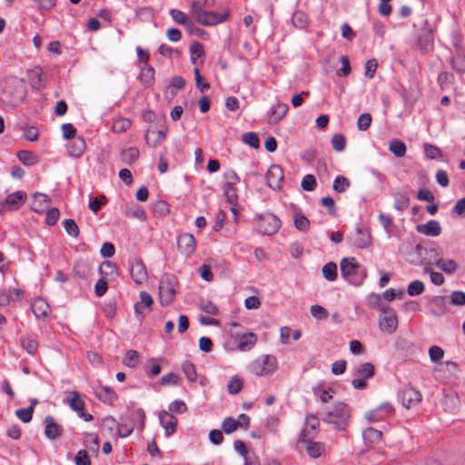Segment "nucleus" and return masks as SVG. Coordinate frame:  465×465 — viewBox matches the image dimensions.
<instances>
[{
    "label": "nucleus",
    "instance_id": "51",
    "mask_svg": "<svg viewBox=\"0 0 465 465\" xmlns=\"http://www.w3.org/2000/svg\"><path fill=\"white\" fill-rule=\"evenodd\" d=\"M223 193L226 201L231 204H236L238 200L237 190L235 185H224Z\"/></svg>",
    "mask_w": 465,
    "mask_h": 465
},
{
    "label": "nucleus",
    "instance_id": "18",
    "mask_svg": "<svg viewBox=\"0 0 465 465\" xmlns=\"http://www.w3.org/2000/svg\"><path fill=\"white\" fill-rule=\"evenodd\" d=\"M66 148L70 156L78 158L85 151V140L82 136H76L74 139L70 140V142L66 145Z\"/></svg>",
    "mask_w": 465,
    "mask_h": 465
},
{
    "label": "nucleus",
    "instance_id": "53",
    "mask_svg": "<svg viewBox=\"0 0 465 465\" xmlns=\"http://www.w3.org/2000/svg\"><path fill=\"white\" fill-rule=\"evenodd\" d=\"M153 213L165 216L170 213L168 203L163 200H158L153 204Z\"/></svg>",
    "mask_w": 465,
    "mask_h": 465
},
{
    "label": "nucleus",
    "instance_id": "30",
    "mask_svg": "<svg viewBox=\"0 0 465 465\" xmlns=\"http://www.w3.org/2000/svg\"><path fill=\"white\" fill-rule=\"evenodd\" d=\"M170 15L175 23L184 25L187 29L193 26V23L188 19L187 15L178 9H171Z\"/></svg>",
    "mask_w": 465,
    "mask_h": 465
},
{
    "label": "nucleus",
    "instance_id": "57",
    "mask_svg": "<svg viewBox=\"0 0 465 465\" xmlns=\"http://www.w3.org/2000/svg\"><path fill=\"white\" fill-rule=\"evenodd\" d=\"M242 141L254 149H257L260 146V139L258 135L253 132L244 134L242 136Z\"/></svg>",
    "mask_w": 465,
    "mask_h": 465
},
{
    "label": "nucleus",
    "instance_id": "25",
    "mask_svg": "<svg viewBox=\"0 0 465 465\" xmlns=\"http://www.w3.org/2000/svg\"><path fill=\"white\" fill-rule=\"evenodd\" d=\"M50 202L51 201L46 194L35 193L33 194L31 208L35 213H41L49 205Z\"/></svg>",
    "mask_w": 465,
    "mask_h": 465
},
{
    "label": "nucleus",
    "instance_id": "46",
    "mask_svg": "<svg viewBox=\"0 0 465 465\" xmlns=\"http://www.w3.org/2000/svg\"><path fill=\"white\" fill-rule=\"evenodd\" d=\"M350 181L345 176H337L334 179L332 189L336 193H344L350 187Z\"/></svg>",
    "mask_w": 465,
    "mask_h": 465
},
{
    "label": "nucleus",
    "instance_id": "55",
    "mask_svg": "<svg viewBox=\"0 0 465 465\" xmlns=\"http://www.w3.org/2000/svg\"><path fill=\"white\" fill-rule=\"evenodd\" d=\"M317 185L316 179L312 174H306L302 181L301 186L306 192H312Z\"/></svg>",
    "mask_w": 465,
    "mask_h": 465
},
{
    "label": "nucleus",
    "instance_id": "8",
    "mask_svg": "<svg viewBox=\"0 0 465 465\" xmlns=\"http://www.w3.org/2000/svg\"><path fill=\"white\" fill-rule=\"evenodd\" d=\"M25 199L26 193L23 191H16L7 195L5 200L0 203V213L18 210L25 203Z\"/></svg>",
    "mask_w": 465,
    "mask_h": 465
},
{
    "label": "nucleus",
    "instance_id": "34",
    "mask_svg": "<svg viewBox=\"0 0 465 465\" xmlns=\"http://www.w3.org/2000/svg\"><path fill=\"white\" fill-rule=\"evenodd\" d=\"M380 411H384L386 414H391L393 412V407L390 403H382L377 410L367 413L366 418L370 421H374L382 419L379 416Z\"/></svg>",
    "mask_w": 465,
    "mask_h": 465
},
{
    "label": "nucleus",
    "instance_id": "15",
    "mask_svg": "<svg viewBox=\"0 0 465 465\" xmlns=\"http://www.w3.org/2000/svg\"><path fill=\"white\" fill-rule=\"evenodd\" d=\"M379 326L381 331L391 333L398 326V318L396 312H388L379 317Z\"/></svg>",
    "mask_w": 465,
    "mask_h": 465
},
{
    "label": "nucleus",
    "instance_id": "29",
    "mask_svg": "<svg viewBox=\"0 0 465 465\" xmlns=\"http://www.w3.org/2000/svg\"><path fill=\"white\" fill-rule=\"evenodd\" d=\"M435 265L447 274H452L457 271L458 265L452 259L438 258L435 261Z\"/></svg>",
    "mask_w": 465,
    "mask_h": 465
},
{
    "label": "nucleus",
    "instance_id": "5",
    "mask_svg": "<svg viewBox=\"0 0 465 465\" xmlns=\"http://www.w3.org/2000/svg\"><path fill=\"white\" fill-rule=\"evenodd\" d=\"M277 368V359L272 355H262L252 361L249 366V371L255 376H266L272 374Z\"/></svg>",
    "mask_w": 465,
    "mask_h": 465
},
{
    "label": "nucleus",
    "instance_id": "49",
    "mask_svg": "<svg viewBox=\"0 0 465 465\" xmlns=\"http://www.w3.org/2000/svg\"><path fill=\"white\" fill-rule=\"evenodd\" d=\"M424 289L423 282L420 280H415L408 285L407 292L410 296H416L421 294Z\"/></svg>",
    "mask_w": 465,
    "mask_h": 465
},
{
    "label": "nucleus",
    "instance_id": "56",
    "mask_svg": "<svg viewBox=\"0 0 465 465\" xmlns=\"http://www.w3.org/2000/svg\"><path fill=\"white\" fill-rule=\"evenodd\" d=\"M33 413L34 412L32 407L18 409L15 411L16 417L24 423L31 421Z\"/></svg>",
    "mask_w": 465,
    "mask_h": 465
},
{
    "label": "nucleus",
    "instance_id": "63",
    "mask_svg": "<svg viewBox=\"0 0 465 465\" xmlns=\"http://www.w3.org/2000/svg\"><path fill=\"white\" fill-rule=\"evenodd\" d=\"M59 216V210L57 208H51L46 212L45 223L50 226H54V224H56Z\"/></svg>",
    "mask_w": 465,
    "mask_h": 465
},
{
    "label": "nucleus",
    "instance_id": "45",
    "mask_svg": "<svg viewBox=\"0 0 465 465\" xmlns=\"http://www.w3.org/2000/svg\"><path fill=\"white\" fill-rule=\"evenodd\" d=\"M182 369H183V371L184 372L186 378L190 381H196L197 373H196L195 366H194V364L193 362H191L189 361H183V365H182Z\"/></svg>",
    "mask_w": 465,
    "mask_h": 465
},
{
    "label": "nucleus",
    "instance_id": "37",
    "mask_svg": "<svg viewBox=\"0 0 465 465\" xmlns=\"http://www.w3.org/2000/svg\"><path fill=\"white\" fill-rule=\"evenodd\" d=\"M141 82L146 85H150L154 80V69L153 66L145 64L141 71Z\"/></svg>",
    "mask_w": 465,
    "mask_h": 465
},
{
    "label": "nucleus",
    "instance_id": "32",
    "mask_svg": "<svg viewBox=\"0 0 465 465\" xmlns=\"http://www.w3.org/2000/svg\"><path fill=\"white\" fill-rule=\"evenodd\" d=\"M389 150L396 156V157H403L406 154L407 147L406 144L399 140L393 139L390 142Z\"/></svg>",
    "mask_w": 465,
    "mask_h": 465
},
{
    "label": "nucleus",
    "instance_id": "31",
    "mask_svg": "<svg viewBox=\"0 0 465 465\" xmlns=\"http://www.w3.org/2000/svg\"><path fill=\"white\" fill-rule=\"evenodd\" d=\"M292 25L299 29H305L309 25L308 15L302 11H295L292 16Z\"/></svg>",
    "mask_w": 465,
    "mask_h": 465
},
{
    "label": "nucleus",
    "instance_id": "54",
    "mask_svg": "<svg viewBox=\"0 0 465 465\" xmlns=\"http://www.w3.org/2000/svg\"><path fill=\"white\" fill-rule=\"evenodd\" d=\"M346 140L344 135L336 134L331 138V145L334 151L342 152L345 148Z\"/></svg>",
    "mask_w": 465,
    "mask_h": 465
},
{
    "label": "nucleus",
    "instance_id": "47",
    "mask_svg": "<svg viewBox=\"0 0 465 465\" xmlns=\"http://www.w3.org/2000/svg\"><path fill=\"white\" fill-rule=\"evenodd\" d=\"M227 389L229 393L238 394L242 389V381L238 376H232L228 382Z\"/></svg>",
    "mask_w": 465,
    "mask_h": 465
},
{
    "label": "nucleus",
    "instance_id": "20",
    "mask_svg": "<svg viewBox=\"0 0 465 465\" xmlns=\"http://www.w3.org/2000/svg\"><path fill=\"white\" fill-rule=\"evenodd\" d=\"M159 129L154 133L156 134V138L151 139L150 143H148L151 146L156 147L160 144L166 137L169 126L167 122V117L164 114H162V119H160Z\"/></svg>",
    "mask_w": 465,
    "mask_h": 465
},
{
    "label": "nucleus",
    "instance_id": "1",
    "mask_svg": "<svg viewBox=\"0 0 465 465\" xmlns=\"http://www.w3.org/2000/svg\"><path fill=\"white\" fill-rule=\"evenodd\" d=\"M214 5V0H195L191 5V13L196 21L204 26H213L224 22L229 16V12L217 14L208 12L204 8H211Z\"/></svg>",
    "mask_w": 465,
    "mask_h": 465
},
{
    "label": "nucleus",
    "instance_id": "33",
    "mask_svg": "<svg viewBox=\"0 0 465 465\" xmlns=\"http://www.w3.org/2000/svg\"><path fill=\"white\" fill-rule=\"evenodd\" d=\"M381 431L369 427L362 431V438L366 443L373 444L381 439Z\"/></svg>",
    "mask_w": 465,
    "mask_h": 465
},
{
    "label": "nucleus",
    "instance_id": "17",
    "mask_svg": "<svg viewBox=\"0 0 465 465\" xmlns=\"http://www.w3.org/2000/svg\"><path fill=\"white\" fill-rule=\"evenodd\" d=\"M159 419L167 437L175 432L177 426V418L175 416L163 411L160 413Z\"/></svg>",
    "mask_w": 465,
    "mask_h": 465
},
{
    "label": "nucleus",
    "instance_id": "10",
    "mask_svg": "<svg viewBox=\"0 0 465 465\" xmlns=\"http://www.w3.org/2000/svg\"><path fill=\"white\" fill-rule=\"evenodd\" d=\"M67 403L84 421H91L94 420L92 414L84 411V401L81 399L78 392L73 391L71 396L67 399Z\"/></svg>",
    "mask_w": 465,
    "mask_h": 465
},
{
    "label": "nucleus",
    "instance_id": "48",
    "mask_svg": "<svg viewBox=\"0 0 465 465\" xmlns=\"http://www.w3.org/2000/svg\"><path fill=\"white\" fill-rule=\"evenodd\" d=\"M138 361H139V354L134 350H129L126 352V355L123 360L124 364L129 368H135Z\"/></svg>",
    "mask_w": 465,
    "mask_h": 465
},
{
    "label": "nucleus",
    "instance_id": "42",
    "mask_svg": "<svg viewBox=\"0 0 465 465\" xmlns=\"http://www.w3.org/2000/svg\"><path fill=\"white\" fill-rule=\"evenodd\" d=\"M294 225L297 230L302 232H306L310 228V221L303 214L295 213L294 214Z\"/></svg>",
    "mask_w": 465,
    "mask_h": 465
},
{
    "label": "nucleus",
    "instance_id": "59",
    "mask_svg": "<svg viewBox=\"0 0 465 465\" xmlns=\"http://www.w3.org/2000/svg\"><path fill=\"white\" fill-rule=\"evenodd\" d=\"M371 124V115L369 113L361 114L357 121L358 129L361 131H366Z\"/></svg>",
    "mask_w": 465,
    "mask_h": 465
},
{
    "label": "nucleus",
    "instance_id": "36",
    "mask_svg": "<svg viewBox=\"0 0 465 465\" xmlns=\"http://www.w3.org/2000/svg\"><path fill=\"white\" fill-rule=\"evenodd\" d=\"M20 343H21V346L23 347V349L27 351V353H29L31 355H34L36 353L37 349H38V343H37L36 340H35L29 336H25L20 339Z\"/></svg>",
    "mask_w": 465,
    "mask_h": 465
},
{
    "label": "nucleus",
    "instance_id": "13",
    "mask_svg": "<svg viewBox=\"0 0 465 465\" xmlns=\"http://www.w3.org/2000/svg\"><path fill=\"white\" fill-rule=\"evenodd\" d=\"M301 441L306 444L307 454L312 458L317 459L322 456L324 451V445L318 441H313L311 439L306 438V430L302 429L301 431Z\"/></svg>",
    "mask_w": 465,
    "mask_h": 465
},
{
    "label": "nucleus",
    "instance_id": "9",
    "mask_svg": "<svg viewBox=\"0 0 465 465\" xmlns=\"http://www.w3.org/2000/svg\"><path fill=\"white\" fill-rule=\"evenodd\" d=\"M178 251L185 257L191 256L195 252L196 241L193 234L181 233L176 238Z\"/></svg>",
    "mask_w": 465,
    "mask_h": 465
},
{
    "label": "nucleus",
    "instance_id": "35",
    "mask_svg": "<svg viewBox=\"0 0 465 465\" xmlns=\"http://www.w3.org/2000/svg\"><path fill=\"white\" fill-rule=\"evenodd\" d=\"M122 160L127 164H133L137 161L140 155L139 149L136 147H129L122 152Z\"/></svg>",
    "mask_w": 465,
    "mask_h": 465
},
{
    "label": "nucleus",
    "instance_id": "28",
    "mask_svg": "<svg viewBox=\"0 0 465 465\" xmlns=\"http://www.w3.org/2000/svg\"><path fill=\"white\" fill-rule=\"evenodd\" d=\"M257 341V337L253 332L243 333L237 343V347L244 351L250 350Z\"/></svg>",
    "mask_w": 465,
    "mask_h": 465
},
{
    "label": "nucleus",
    "instance_id": "4",
    "mask_svg": "<svg viewBox=\"0 0 465 465\" xmlns=\"http://www.w3.org/2000/svg\"><path fill=\"white\" fill-rule=\"evenodd\" d=\"M177 280L173 274L165 273L159 282V299L163 306L171 304L175 297Z\"/></svg>",
    "mask_w": 465,
    "mask_h": 465
},
{
    "label": "nucleus",
    "instance_id": "50",
    "mask_svg": "<svg viewBox=\"0 0 465 465\" xmlns=\"http://www.w3.org/2000/svg\"><path fill=\"white\" fill-rule=\"evenodd\" d=\"M17 158L25 165H33L36 162L35 155L31 151L22 150L17 153Z\"/></svg>",
    "mask_w": 465,
    "mask_h": 465
},
{
    "label": "nucleus",
    "instance_id": "41",
    "mask_svg": "<svg viewBox=\"0 0 465 465\" xmlns=\"http://www.w3.org/2000/svg\"><path fill=\"white\" fill-rule=\"evenodd\" d=\"M132 122L128 118L121 117L115 119L112 125V130L114 133L120 134L125 132L130 128Z\"/></svg>",
    "mask_w": 465,
    "mask_h": 465
},
{
    "label": "nucleus",
    "instance_id": "40",
    "mask_svg": "<svg viewBox=\"0 0 465 465\" xmlns=\"http://www.w3.org/2000/svg\"><path fill=\"white\" fill-rule=\"evenodd\" d=\"M322 275L323 277L329 281L333 282L337 278V265L333 262H327L322 267Z\"/></svg>",
    "mask_w": 465,
    "mask_h": 465
},
{
    "label": "nucleus",
    "instance_id": "3",
    "mask_svg": "<svg viewBox=\"0 0 465 465\" xmlns=\"http://www.w3.org/2000/svg\"><path fill=\"white\" fill-rule=\"evenodd\" d=\"M340 267L341 276L352 285L360 286L367 277L366 268L354 258H343Z\"/></svg>",
    "mask_w": 465,
    "mask_h": 465
},
{
    "label": "nucleus",
    "instance_id": "24",
    "mask_svg": "<svg viewBox=\"0 0 465 465\" xmlns=\"http://www.w3.org/2000/svg\"><path fill=\"white\" fill-rule=\"evenodd\" d=\"M288 105L286 104L278 103L272 106L269 112V123H278L288 112Z\"/></svg>",
    "mask_w": 465,
    "mask_h": 465
},
{
    "label": "nucleus",
    "instance_id": "19",
    "mask_svg": "<svg viewBox=\"0 0 465 465\" xmlns=\"http://www.w3.org/2000/svg\"><path fill=\"white\" fill-rule=\"evenodd\" d=\"M416 231L426 236L437 237L441 233V227L438 221L430 220L427 223L418 224Z\"/></svg>",
    "mask_w": 465,
    "mask_h": 465
},
{
    "label": "nucleus",
    "instance_id": "16",
    "mask_svg": "<svg viewBox=\"0 0 465 465\" xmlns=\"http://www.w3.org/2000/svg\"><path fill=\"white\" fill-rule=\"evenodd\" d=\"M423 251L424 248L420 243L415 245L410 244L404 251L403 255L410 264L418 265L422 260Z\"/></svg>",
    "mask_w": 465,
    "mask_h": 465
},
{
    "label": "nucleus",
    "instance_id": "12",
    "mask_svg": "<svg viewBox=\"0 0 465 465\" xmlns=\"http://www.w3.org/2000/svg\"><path fill=\"white\" fill-rule=\"evenodd\" d=\"M130 274L135 284L141 285L147 281L148 274L144 263L140 259L133 261Z\"/></svg>",
    "mask_w": 465,
    "mask_h": 465
},
{
    "label": "nucleus",
    "instance_id": "44",
    "mask_svg": "<svg viewBox=\"0 0 465 465\" xmlns=\"http://www.w3.org/2000/svg\"><path fill=\"white\" fill-rule=\"evenodd\" d=\"M240 422L232 417H227L222 423V429L224 433L231 434L239 428Z\"/></svg>",
    "mask_w": 465,
    "mask_h": 465
},
{
    "label": "nucleus",
    "instance_id": "23",
    "mask_svg": "<svg viewBox=\"0 0 465 465\" xmlns=\"http://www.w3.org/2000/svg\"><path fill=\"white\" fill-rule=\"evenodd\" d=\"M357 235L354 237L353 243L360 249L367 248L371 245V237L367 229L358 227L356 229Z\"/></svg>",
    "mask_w": 465,
    "mask_h": 465
},
{
    "label": "nucleus",
    "instance_id": "52",
    "mask_svg": "<svg viewBox=\"0 0 465 465\" xmlns=\"http://www.w3.org/2000/svg\"><path fill=\"white\" fill-rule=\"evenodd\" d=\"M63 223L67 234L75 238L78 237L80 231L74 220L65 219Z\"/></svg>",
    "mask_w": 465,
    "mask_h": 465
},
{
    "label": "nucleus",
    "instance_id": "64",
    "mask_svg": "<svg viewBox=\"0 0 465 465\" xmlns=\"http://www.w3.org/2000/svg\"><path fill=\"white\" fill-rule=\"evenodd\" d=\"M75 465H91V460L85 450H80L74 458Z\"/></svg>",
    "mask_w": 465,
    "mask_h": 465
},
{
    "label": "nucleus",
    "instance_id": "6",
    "mask_svg": "<svg viewBox=\"0 0 465 465\" xmlns=\"http://www.w3.org/2000/svg\"><path fill=\"white\" fill-rule=\"evenodd\" d=\"M258 231L263 235H273L281 227L280 219L271 213L258 215Z\"/></svg>",
    "mask_w": 465,
    "mask_h": 465
},
{
    "label": "nucleus",
    "instance_id": "11",
    "mask_svg": "<svg viewBox=\"0 0 465 465\" xmlns=\"http://www.w3.org/2000/svg\"><path fill=\"white\" fill-rule=\"evenodd\" d=\"M283 178V170L280 165L277 164L272 165L266 173L267 184L273 190H279L281 188Z\"/></svg>",
    "mask_w": 465,
    "mask_h": 465
},
{
    "label": "nucleus",
    "instance_id": "38",
    "mask_svg": "<svg viewBox=\"0 0 465 465\" xmlns=\"http://www.w3.org/2000/svg\"><path fill=\"white\" fill-rule=\"evenodd\" d=\"M410 205V198L407 193H398L394 195V208L398 211H405Z\"/></svg>",
    "mask_w": 465,
    "mask_h": 465
},
{
    "label": "nucleus",
    "instance_id": "7",
    "mask_svg": "<svg viewBox=\"0 0 465 465\" xmlns=\"http://www.w3.org/2000/svg\"><path fill=\"white\" fill-rule=\"evenodd\" d=\"M401 404L406 409H411V407L417 405L421 401V393L420 391L414 389L411 386H405L402 388L398 394Z\"/></svg>",
    "mask_w": 465,
    "mask_h": 465
},
{
    "label": "nucleus",
    "instance_id": "22",
    "mask_svg": "<svg viewBox=\"0 0 465 465\" xmlns=\"http://www.w3.org/2000/svg\"><path fill=\"white\" fill-rule=\"evenodd\" d=\"M430 313L437 317H441L446 313V298L444 296H434L430 302Z\"/></svg>",
    "mask_w": 465,
    "mask_h": 465
},
{
    "label": "nucleus",
    "instance_id": "26",
    "mask_svg": "<svg viewBox=\"0 0 465 465\" xmlns=\"http://www.w3.org/2000/svg\"><path fill=\"white\" fill-rule=\"evenodd\" d=\"M32 311L37 318L46 317L50 312V307L44 299L37 298L32 303Z\"/></svg>",
    "mask_w": 465,
    "mask_h": 465
},
{
    "label": "nucleus",
    "instance_id": "60",
    "mask_svg": "<svg viewBox=\"0 0 465 465\" xmlns=\"http://www.w3.org/2000/svg\"><path fill=\"white\" fill-rule=\"evenodd\" d=\"M311 314L312 317L318 320H323L328 317V311L322 307V305H312L310 309Z\"/></svg>",
    "mask_w": 465,
    "mask_h": 465
},
{
    "label": "nucleus",
    "instance_id": "21",
    "mask_svg": "<svg viewBox=\"0 0 465 465\" xmlns=\"http://www.w3.org/2000/svg\"><path fill=\"white\" fill-rule=\"evenodd\" d=\"M375 373V367L371 362H363L354 367L352 375L364 380L371 378Z\"/></svg>",
    "mask_w": 465,
    "mask_h": 465
},
{
    "label": "nucleus",
    "instance_id": "62",
    "mask_svg": "<svg viewBox=\"0 0 465 465\" xmlns=\"http://www.w3.org/2000/svg\"><path fill=\"white\" fill-rule=\"evenodd\" d=\"M450 302L456 306L465 305V292L461 291H454L450 296Z\"/></svg>",
    "mask_w": 465,
    "mask_h": 465
},
{
    "label": "nucleus",
    "instance_id": "27",
    "mask_svg": "<svg viewBox=\"0 0 465 465\" xmlns=\"http://www.w3.org/2000/svg\"><path fill=\"white\" fill-rule=\"evenodd\" d=\"M95 394L104 403H112L117 399L116 393L108 386L97 389Z\"/></svg>",
    "mask_w": 465,
    "mask_h": 465
},
{
    "label": "nucleus",
    "instance_id": "14",
    "mask_svg": "<svg viewBox=\"0 0 465 465\" xmlns=\"http://www.w3.org/2000/svg\"><path fill=\"white\" fill-rule=\"evenodd\" d=\"M45 424V436L50 440H55L58 439L63 431L64 429L61 425H59L54 418L51 415L45 416L44 420Z\"/></svg>",
    "mask_w": 465,
    "mask_h": 465
},
{
    "label": "nucleus",
    "instance_id": "39",
    "mask_svg": "<svg viewBox=\"0 0 465 465\" xmlns=\"http://www.w3.org/2000/svg\"><path fill=\"white\" fill-rule=\"evenodd\" d=\"M334 391L331 388L324 389L317 387L313 389V394L317 396L322 403L329 402L333 397Z\"/></svg>",
    "mask_w": 465,
    "mask_h": 465
},
{
    "label": "nucleus",
    "instance_id": "43",
    "mask_svg": "<svg viewBox=\"0 0 465 465\" xmlns=\"http://www.w3.org/2000/svg\"><path fill=\"white\" fill-rule=\"evenodd\" d=\"M126 215L129 216V217H134V218H136L140 221H145L147 219V215H146V213L145 211L143 210V207L139 206V205H134V206H132V207H128L126 209Z\"/></svg>",
    "mask_w": 465,
    "mask_h": 465
},
{
    "label": "nucleus",
    "instance_id": "58",
    "mask_svg": "<svg viewBox=\"0 0 465 465\" xmlns=\"http://www.w3.org/2000/svg\"><path fill=\"white\" fill-rule=\"evenodd\" d=\"M224 185H235L240 183V177L234 170L229 169L223 173Z\"/></svg>",
    "mask_w": 465,
    "mask_h": 465
},
{
    "label": "nucleus",
    "instance_id": "61",
    "mask_svg": "<svg viewBox=\"0 0 465 465\" xmlns=\"http://www.w3.org/2000/svg\"><path fill=\"white\" fill-rule=\"evenodd\" d=\"M425 154L430 159H438L441 156V151L439 147L430 143L424 144Z\"/></svg>",
    "mask_w": 465,
    "mask_h": 465
},
{
    "label": "nucleus",
    "instance_id": "2",
    "mask_svg": "<svg viewBox=\"0 0 465 465\" xmlns=\"http://www.w3.org/2000/svg\"><path fill=\"white\" fill-rule=\"evenodd\" d=\"M322 420L332 424L336 430H344L350 419V411L344 402L338 401L330 408L325 406L322 409Z\"/></svg>",
    "mask_w": 465,
    "mask_h": 465
}]
</instances>
